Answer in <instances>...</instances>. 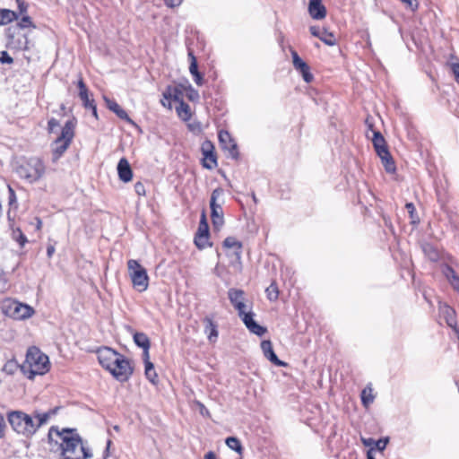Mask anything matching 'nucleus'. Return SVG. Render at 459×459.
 I'll use <instances>...</instances> for the list:
<instances>
[{
    "label": "nucleus",
    "instance_id": "60",
    "mask_svg": "<svg viewBox=\"0 0 459 459\" xmlns=\"http://www.w3.org/2000/svg\"><path fill=\"white\" fill-rule=\"evenodd\" d=\"M375 439L373 438H362V443L366 446H371V447H374L375 446Z\"/></svg>",
    "mask_w": 459,
    "mask_h": 459
},
{
    "label": "nucleus",
    "instance_id": "5",
    "mask_svg": "<svg viewBox=\"0 0 459 459\" xmlns=\"http://www.w3.org/2000/svg\"><path fill=\"white\" fill-rule=\"evenodd\" d=\"M8 420L13 430L23 436L30 437L37 431V426L33 419L22 411L10 412Z\"/></svg>",
    "mask_w": 459,
    "mask_h": 459
},
{
    "label": "nucleus",
    "instance_id": "63",
    "mask_svg": "<svg viewBox=\"0 0 459 459\" xmlns=\"http://www.w3.org/2000/svg\"><path fill=\"white\" fill-rule=\"evenodd\" d=\"M367 459H376L374 455V448H370L367 453Z\"/></svg>",
    "mask_w": 459,
    "mask_h": 459
},
{
    "label": "nucleus",
    "instance_id": "20",
    "mask_svg": "<svg viewBox=\"0 0 459 459\" xmlns=\"http://www.w3.org/2000/svg\"><path fill=\"white\" fill-rule=\"evenodd\" d=\"M134 343L143 349V357L149 358V350L151 347V342L149 337L144 333H135L134 334Z\"/></svg>",
    "mask_w": 459,
    "mask_h": 459
},
{
    "label": "nucleus",
    "instance_id": "39",
    "mask_svg": "<svg viewBox=\"0 0 459 459\" xmlns=\"http://www.w3.org/2000/svg\"><path fill=\"white\" fill-rule=\"evenodd\" d=\"M13 238L20 244L21 247H23L27 242L26 236L19 229L13 231Z\"/></svg>",
    "mask_w": 459,
    "mask_h": 459
},
{
    "label": "nucleus",
    "instance_id": "51",
    "mask_svg": "<svg viewBox=\"0 0 459 459\" xmlns=\"http://www.w3.org/2000/svg\"><path fill=\"white\" fill-rule=\"evenodd\" d=\"M448 281L455 290H459V276L457 274L455 276V278H451V280Z\"/></svg>",
    "mask_w": 459,
    "mask_h": 459
},
{
    "label": "nucleus",
    "instance_id": "11",
    "mask_svg": "<svg viewBox=\"0 0 459 459\" xmlns=\"http://www.w3.org/2000/svg\"><path fill=\"white\" fill-rule=\"evenodd\" d=\"M34 313V309L29 305L11 301L5 307V314L16 320H24L30 317Z\"/></svg>",
    "mask_w": 459,
    "mask_h": 459
},
{
    "label": "nucleus",
    "instance_id": "1",
    "mask_svg": "<svg viewBox=\"0 0 459 459\" xmlns=\"http://www.w3.org/2000/svg\"><path fill=\"white\" fill-rule=\"evenodd\" d=\"M53 435L59 437L62 457H92L91 450L83 445L76 429H63L60 430L57 427H51L48 436L52 437Z\"/></svg>",
    "mask_w": 459,
    "mask_h": 459
},
{
    "label": "nucleus",
    "instance_id": "40",
    "mask_svg": "<svg viewBox=\"0 0 459 459\" xmlns=\"http://www.w3.org/2000/svg\"><path fill=\"white\" fill-rule=\"evenodd\" d=\"M442 273L447 281L451 280L453 277L455 278V276L457 274L455 270L448 264L443 266Z\"/></svg>",
    "mask_w": 459,
    "mask_h": 459
},
{
    "label": "nucleus",
    "instance_id": "22",
    "mask_svg": "<svg viewBox=\"0 0 459 459\" xmlns=\"http://www.w3.org/2000/svg\"><path fill=\"white\" fill-rule=\"evenodd\" d=\"M107 107L113 111L119 118L126 120L129 123L133 121L128 117L127 113L115 101L108 98H104Z\"/></svg>",
    "mask_w": 459,
    "mask_h": 459
},
{
    "label": "nucleus",
    "instance_id": "64",
    "mask_svg": "<svg viewBox=\"0 0 459 459\" xmlns=\"http://www.w3.org/2000/svg\"><path fill=\"white\" fill-rule=\"evenodd\" d=\"M204 459H216V456L213 452H208L205 455Z\"/></svg>",
    "mask_w": 459,
    "mask_h": 459
},
{
    "label": "nucleus",
    "instance_id": "41",
    "mask_svg": "<svg viewBox=\"0 0 459 459\" xmlns=\"http://www.w3.org/2000/svg\"><path fill=\"white\" fill-rule=\"evenodd\" d=\"M388 442H389L388 438L376 440L375 446L373 447L374 452L376 450L380 451V452L384 451L385 448L386 447V445L388 444Z\"/></svg>",
    "mask_w": 459,
    "mask_h": 459
},
{
    "label": "nucleus",
    "instance_id": "10",
    "mask_svg": "<svg viewBox=\"0 0 459 459\" xmlns=\"http://www.w3.org/2000/svg\"><path fill=\"white\" fill-rule=\"evenodd\" d=\"M222 246L224 248L231 249L232 251L227 254L231 258L230 264L236 269H241V253L243 245L240 241L237 240L234 237H228L224 239Z\"/></svg>",
    "mask_w": 459,
    "mask_h": 459
},
{
    "label": "nucleus",
    "instance_id": "2",
    "mask_svg": "<svg viewBox=\"0 0 459 459\" xmlns=\"http://www.w3.org/2000/svg\"><path fill=\"white\" fill-rule=\"evenodd\" d=\"M48 369V357L37 347H30L27 351L24 363L21 366L22 373L29 379H33L36 375H44Z\"/></svg>",
    "mask_w": 459,
    "mask_h": 459
},
{
    "label": "nucleus",
    "instance_id": "42",
    "mask_svg": "<svg viewBox=\"0 0 459 459\" xmlns=\"http://www.w3.org/2000/svg\"><path fill=\"white\" fill-rule=\"evenodd\" d=\"M18 26L22 29L29 28V27H34L32 24L31 19L28 15L22 16L21 21L18 22Z\"/></svg>",
    "mask_w": 459,
    "mask_h": 459
},
{
    "label": "nucleus",
    "instance_id": "52",
    "mask_svg": "<svg viewBox=\"0 0 459 459\" xmlns=\"http://www.w3.org/2000/svg\"><path fill=\"white\" fill-rule=\"evenodd\" d=\"M448 281L455 290H459V276L457 274L455 276V278H451V280Z\"/></svg>",
    "mask_w": 459,
    "mask_h": 459
},
{
    "label": "nucleus",
    "instance_id": "44",
    "mask_svg": "<svg viewBox=\"0 0 459 459\" xmlns=\"http://www.w3.org/2000/svg\"><path fill=\"white\" fill-rule=\"evenodd\" d=\"M18 368V365L13 362V361H8L7 363H5V365L4 366V368L3 370L8 374H13L14 369H16Z\"/></svg>",
    "mask_w": 459,
    "mask_h": 459
},
{
    "label": "nucleus",
    "instance_id": "7",
    "mask_svg": "<svg viewBox=\"0 0 459 459\" xmlns=\"http://www.w3.org/2000/svg\"><path fill=\"white\" fill-rule=\"evenodd\" d=\"M224 191L221 187L215 188L210 199L211 216L213 228L219 230L224 224L223 211L219 199L222 197Z\"/></svg>",
    "mask_w": 459,
    "mask_h": 459
},
{
    "label": "nucleus",
    "instance_id": "45",
    "mask_svg": "<svg viewBox=\"0 0 459 459\" xmlns=\"http://www.w3.org/2000/svg\"><path fill=\"white\" fill-rule=\"evenodd\" d=\"M0 62L2 64H13V59L6 51H2L0 56Z\"/></svg>",
    "mask_w": 459,
    "mask_h": 459
},
{
    "label": "nucleus",
    "instance_id": "9",
    "mask_svg": "<svg viewBox=\"0 0 459 459\" xmlns=\"http://www.w3.org/2000/svg\"><path fill=\"white\" fill-rule=\"evenodd\" d=\"M108 371L116 379L124 382L128 380L133 374V368L130 361L124 355L119 353L117 359H116L114 365L110 367Z\"/></svg>",
    "mask_w": 459,
    "mask_h": 459
},
{
    "label": "nucleus",
    "instance_id": "17",
    "mask_svg": "<svg viewBox=\"0 0 459 459\" xmlns=\"http://www.w3.org/2000/svg\"><path fill=\"white\" fill-rule=\"evenodd\" d=\"M308 13L315 20H322L326 15V9L322 4V0H309Z\"/></svg>",
    "mask_w": 459,
    "mask_h": 459
},
{
    "label": "nucleus",
    "instance_id": "54",
    "mask_svg": "<svg viewBox=\"0 0 459 459\" xmlns=\"http://www.w3.org/2000/svg\"><path fill=\"white\" fill-rule=\"evenodd\" d=\"M17 4H18V7H19V10H20V13H24L27 12V4L22 1V0H16Z\"/></svg>",
    "mask_w": 459,
    "mask_h": 459
},
{
    "label": "nucleus",
    "instance_id": "34",
    "mask_svg": "<svg viewBox=\"0 0 459 459\" xmlns=\"http://www.w3.org/2000/svg\"><path fill=\"white\" fill-rule=\"evenodd\" d=\"M226 445L232 450L241 453L242 452V446L239 442V440L235 437H229L226 438Z\"/></svg>",
    "mask_w": 459,
    "mask_h": 459
},
{
    "label": "nucleus",
    "instance_id": "29",
    "mask_svg": "<svg viewBox=\"0 0 459 459\" xmlns=\"http://www.w3.org/2000/svg\"><path fill=\"white\" fill-rule=\"evenodd\" d=\"M18 15L15 12L9 9H0V25H5L17 20Z\"/></svg>",
    "mask_w": 459,
    "mask_h": 459
},
{
    "label": "nucleus",
    "instance_id": "14",
    "mask_svg": "<svg viewBox=\"0 0 459 459\" xmlns=\"http://www.w3.org/2000/svg\"><path fill=\"white\" fill-rule=\"evenodd\" d=\"M291 56L294 68L301 74L306 82H311L314 79V76L310 73L308 65L299 57L296 51H292Z\"/></svg>",
    "mask_w": 459,
    "mask_h": 459
},
{
    "label": "nucleus",
    "instance_id": "13",
    "mask_svg": "<svg viewBox=\"0 0 459 459\" xmlns=\"http://www.w3.org/2000/svg\"><path fill=\"white\" fill-rule=\"evenodd\" d=\"M218 137L221 148L228 151L232 159L237 160L238 158V146L230 133L228 131L221 130L219 132Z\"/></svg>",
    "mask_w": 459,
    "mask_h": 459
},
{
    "label": "nucleus",
    "instance_id": "37",
    "mask_svg": "<svg viewBox=\"0 0 459 459\" xmlns=\"http://www.w3.org/2000/svg\"><path fill=\"white\" fill-rule=\"evenodd\" d=\"M188 57L190 59L189 71H190L191 74L193 75V74H195L196 73H199L196 57L195 56V55L193 54V52L191 50L188 51Z\"/></svg>",
    "mask_w": 459,
    "mask_h": 459
},
{
    "label": "nucleus",
    "instance_id": "33",
    "mask_svg": "<svg viewBox=\"0 0 459 459\" xmlns=\"http://www.w3.org/2000/svg\"><path fill=\"white\" fill-rule=\"evenodd\" d=\"M195 235L209 236V226L204 212L202 213L198 230Z\"/></svg>",
    "mask_w": 459,
    "mask_h": 459
},
{
    "label": "nucleus",
    "instance_id": "55",
    "mask_svg": "<svg viewBox=\"0 0 459 459\" xmlns=\"http://www.w3.org/2000/svg\"><path fill=\"white\" fill-rule=\"evenodd\" d=\"M405 207H406L407 212L410 213L411 218L413 219L414 213H415V207H414L413 204L407 203Z\"/></svg>",
    "mask_w": 459,
    "mask_h": 459
},
{
    "label": "nucleus",
    "instance_id": "57",
    "mask_svg": "<svg viewBox=\"0 0 459 459\" xmlns=\"http://www.w3.org/2000/svg\"><path fill=\"white\" fill-rule=\"evenodd\" d=\"M452 70H453L454 75L455 77V81L459 84V63L454 64L452 66Z\"/></svg>",
    "mask_w": 459,
    "mask_h": 459
},
{
    "label": "nucleus",
    "instance_id": "16",
    "mask_svg": "<svg viewBox=\"0 0 459 459\" xmlns=\"http://www.w3.org/2000/svg\"><path fill=\"white\" fill-rule=\"evenodd\" d=\"M261 349L266 359H268L272 363L276 366L284 367L287 364L278 359L276 354L273 351L272 342L269 340L263 341L261 342Z\"/></svg>",
    "mask_w": 459,
    "mask_h": 459
},
{
    "label": "nucleus",
    "instance_id": "47",
    "mask_svg": "<svg viewBox=\"0 0 459 459\" xmlns=\"http://www.w3.org/2000/svg\"><path fill=\"white\" fill-rule=\"evenodd\" d=\"M77 86L79 89V97L82 96V94H86L89 92V91L82 78L78 81Z\"/></svg>",
    "mask_w": 459,
    "mask_h": 459
},
{
    "label": "nucleus",
    "instance_id": "35",
    "mask_svg": "<svg viewBox=\"0 0 459 459\" xmlns=\"http://www.w3.org/2000/svg\"><path fill=\"white\" fill-rule=\"evenodd\" d=\"M195 244L199 249L205 248L206 247L210 246L209 244V236H200L195 235Z\"/></svg>",
    "mask_w": 459,
    "mask_h": 459
},
{
    "label": "nucleus",
    "instance_id": "31",
    "mask_svg": "<svg viewBox=\"0 0 459 459\" xmlns=\"http://www.w3.org/2000/svg\"><path fill=\"white\" fill-rule=\"evenodd\" d=\"M145 365V376L152 383H156L157 373L154 369L153 364L149 360V358H143Z\"/></svg>",
    "mask_w": 459,
    "mask_h": 459
},
{
    "label": "nucleus",
    "instance_id": "49",
    "mask_svg": "<svg viewBox=\"0 0 459 459\" xmlns=\"http://www.w3.org/2000/svg\"><path fill=\"white\" fill-rule=\"evenodd\" d=\"M59 126V122L56 118H51L48 122L49 133H52L56 127Z\"/></svg>",
    "mask_w": 459,
    "mask_h": 459
},
{
    "label": "nucleus",
    "instance_id": "12",
    "mask_svg": "<svg viewBox=\"0 0 459 459\" xmlns=\"http://www.w3.org/2000/svg\"><path fill=\"white\" fill-rule=\"evenodd\" d=\"M119 355L115 350L109 347H101L97 350V356L100 364L108 370L114 365L117 356Z\"/></svg>",
    "mask_w": 459,
    "mask_h": 459
},
{
    "label": "nucleus",
    "instance_id": "32",
    "mask_svg": "<svg viewBox=\"0 0 459 459\" xmlns=\"http://www.w3.org/2000/svg\"><path fill=\"white\" fill-rule=\"evenodd\" d=\"M361 402L365 407H368L374 402V395L372 394V388H364L361 392Z\"/></svg>",
    "mask_w": 459,
    "mask_h": 459
},
{
    "label": "nucleus",
    "instance_id": "24",
    "mask_svg": "<svg viewBox=\"0 0 459 459\" xmlns=\"http://www.w3.org/2000/svg\"><path fill=\"white\" fill-rule=\"evenodd\" d=\"M372 143L377 155L381 154L382 151L385 152L388 150L385 140L379 131H373Z\"/></svg>",
    "mask_w": 459,
    "mask_h": 459
},
{
    "label": "nucleus",
    "instance_id": "4",
    "mask_svg": "<svg viewBox=\"0 0 459 459\" xmlns=\"http://www.w3.org/2000/svg\"><path fill=\"white\" fill-rule=\"evenodd\" d=\"M75 124L72 120L65 122L60 135L52 143V161L56 162L66 152L74 137Z\"/></svg>",
    "mask_w": 459,
    "mask_h": 459
},
{
    "label": "nucleus",
    "instance_id": "56",
    "mask_svg": "<svg viewBox=\"0 0 459 459\" xmlns=\"http://www.w3.org/2000/svg\"><path fill=\"white\" fill-rule=\"evenodd\" d=\"M167 6L176 7L181 4L182 0H165Z\"/></svg>",
    "mask_w": 459,
    "mask_h": 459
},
{
    "label": "nucleus",
    "instance_id": "18",
    "mask_svg": "<svg viewBox=\"0 0 459 459\" xmlns=\"http://www.w3.org/2000/svg\"><path fill=\"white\" fill-rule=\"evenodd\" d=\"M8 40L7 47L10 48L22 50L27 48L28 39L27 37L23 34H17V37L10 33V29H8Z\"/></svg>",
    "mask_w": 459,
    "mask_h": 459
},
{
    "label": "nucleus",
    "instance_id": "48",
    "mask_svg": "<svg viewBox=\"0 0 459 459\" xmlns=\"http://www.w3.org/2000/svg\"><path fill=\"white\" fill-rule=\"evenodd\" d=\"M445 309H446V310H445V313L446 314V317H447V319H446L447 324H448L450 326H452V319H453V318H452V316H454L455 311H454V309H453V308H451V307H448V306H446V307H445Z\"/></svg>",
    "mask_w": 459,
    "mask_h": 459
},
{
    "label": "nucleus",
    "instance_id": "6",
    "mask_svg": "<svg viewBox=\"0 0 459 459\" xmlns=\"http://www.w3.org/2000/svg\"><path fill=\"white\" fill-rule=\"evenodd\" d=\"M128 273L134 288L142 292L147 290L149 285V277L147 271L136 260L130 259L127 262Z\"/></svg>",
    "mask_w": 459,
    "mask_h": 459
},
{
    "label": "nucleus",
    "instance_id": "59",
    "mask_svg": "<svg viewBox=\"0 0 459 459\" xmlns=\"http://www.w3.org/2000/svg\"><path fill=\"white\" fill-rule=\"evenodd\" d=\"M5 423L3 415L0 413V437L4 436Z\"/></svg>",
    "mask_w": 459,
    "mask_h": 459
},
{
    "label": "nucleus",
    "instance_id": "38",
    "mask_svg": "<svg viewBox=\"0 0 459 459\" xmlns=\"http://www.w3.org/2000/svg\"><path fill=\"white\" fill-rule=\"evenodd\" d=\"M50 413L49 412H44V413H37L35 417L38 420V422L36 423L37 429L46 424L49 419Z\"/></svg>",
    "mask_w": 459,
    "mask_h": 459
},
{
    "label": "nucleus",
    "instance_id": "25",
    "mask_svg": "<svg viewBox=\"0 0 459 459\" xmlns=\"http://www.w3.org/2000/svg\"><path fill=\"white\" fill-rule=\"evenodd\" d=\"M204 333L207 334L208 340L211 342H214L217 340L218 337V330L217 325L213 323V321L206 317L204 318Z\"/></svg>",
    "mask_w": 459,
    "mask_h": 459
},
{
    "label": "nucleus",
    "instance_id": "3",
    "mask_svg": "<svg viewBox=\"0 0 459 459\" xmlns=\"http://www.w3.org/2000/svg\"><path fill=\"white\" fill-rule=\"evenodd\" d=\"M18 176L30 184L40 180L46 173V166L39 157H30L21 160L16 168Z\"/></svg>",
    "mask_w": 459,
    "mask_h": 459
},
{
    "label": "nucleus",
    "instance_id": "53",
    "mask_svg": "<svg viewBox=\"0 0 459 459\" xmlns=\"http://www.w3.org/2000/svg\"><path fill=\"white\" fill-rule=\"evenodd\" d=\"M187 97H188V99H189L190 100H198V99H199L198 91H195V90H194V89H192V88H190V90H189V93H188V96H187Z\"/></svg>",
    "mask_w": 459,
    "mask_h": 459
},
{
    "label": "nucleus",
    "instance_id": "21",
    "mask_svg": "<svg viewBox=\"0 0 459 459\" xmlns=\"http://www.w3.org/2000/svg\"><path fill=\"white\" fill-rule=\"evenodd\" d=\"M8 205L9 209L7 211V218L9 221H13L16 216L18 202L16 194L11 186H8Z\"/></svg>",
    "mask_w": 459,
    "mask_h": 459
},
{
    "label": "nucleus",
    "instance_id": "8",
    "mask_svg": "<svg viewBox=\"0 0 459 459\" xmlns=\"http://www.w3.org/2000/svg\"><path fill=\"white\" fill-rule=\"evenodd\" d=\"M237 309L238 316L243 321L246 327L252 333L256 334L257 336H262L265 333L266 328L261 326L254 320V313L253 312H246L247 306L243 302L238 303L234 306Z\"/></svg>",
    "mask_w": 459,
    "mask_h": 459
},
{
    "label": "nucleus",
    "instance_id": "15",
    "mask_svg": "<svg viewBox=\"0 0 459 459\" xmlns=\"http://www.w3.org/2000/svg\"><path fill=\"white\" fill-rule=\"evenodd\" d=\"M310 32L314 37L318 38L324 43L328 46H333L336 43L334 35L332 32H328L325 29H321L317 26H311Z\"/></svg>",
    "mask_w": 459,
    "mask_h": 459
},
{
    "label": "nucleus",
    "instance_id": "30",
    "mask_svg": "<svg viewBox=\"0 0 459 459\" xmlns=\"http://www.w3.org/2000/svg\"><path fill=\"white\" fill-rule=\"evenodd\" d=\"M177 113L184 121H187L191 117L190 107L183 100L179 101V106L177 108Z\"/></svg>",
    "mask_w": 459,
    "mask_h": 459
},
{
    "label": "nucleus",
    "instance_id": "61",
    "mask_svg": "<svg viewBox=\"0 0 459 459\" xmlns=\"http://www.w3.org/2000/svg\"><path fill=\"white\" fill-rule=\"evenodd\" d=\"M55 253V247L53 245H48L47 247V255L50 258Z\"/></svg>",
    "mask_w": 459,
    "mask_h": 459
},
{
    "label": "nucleus",
    "instance_id": "28",
    "mask_svg": "<svg viewBox=\"0 0 459 459\" xmlns=\"http://www.w3.org/2000/svg\"><path fill=\"white\" fill-rule=\"evenodd\" d=\"M229 299L232 306L234 307L238 303H241L244 301L245 292L241 290L238 289H230L228 292Z\"/></svg>",
    "mask_w": 459,
    "mask_h": 459
},
{
    "label": "nucleus",
    "instance_id": "43",
    "mask_svg": "<svg viewBox=\"0 0 459 459\" xmlns=\"http://www.w3.org/2000/svg\"><path fill=\"white\" fill-rule=\"evenodd\" d=\"M80 99L82 101V105L85 108H89L90 107L95 104L94 100L90 99L89 92L86 94H82V96H81Z\"/></svg>",
    "mask_w": 459,
    "mask_h": 459
},
{
    "label": "nucleus",
    "instance_id": "58",
    "mask_svg": "<svg viewBox=\"0 0 459 459\" xmlns=\"http://www.w3.org/2000/svg\"><path fill=\"white\" fill-rule=\"evenodd\" d=\"M193 76H194V81L197 85L200 86L203 84V76L200 73H196L195 74H193Z\"/></svg>",
    "mask_w": 459,
    "mask_h": 459
},
{
    "label": "nucleus",
    "instance_id": "26",
    "mask_svg": "<svg viewBox=\"0 0 459 459\" xmlns=\"http://www.w3.org/2000/svg\"><path fill=\"white\" fill-rule=\"evenodd\" d=\"M203 153L204 155L203 166L206 169H212L217 166L216 156L212 150L205 149V145L202 146Z\"/></svg>",
    "mask_w": 459,
    "mask_h": 459
},
{
    "label": "nucleus",
    "instance_id": "19",
    "mask_svg": "<svg viewBox=\"0 0 459 459\" xmlns=\"http://www.w3.org/2000/svg\"><path fill=\"white\" fill-rule=\"evenodd\" d=\"M117 173L120 180L123 182H129L133 178V171L128 160L122 158L117 164Z\"/></svg>",
    "mask_w": 459,
    "mask_h": 459
},
{
    "label": "nucleus",
    "instance_id": "27",
    "mask_svg": "<svg viewBox=\"0 0 459 459\" xmlns=\"http://www.w3.org/2000/svg\"><path fill=\"white\" fill-rule=\"evenodd\" d=\"M423 253L426 257L431 262H437L440 258L439 250L434 247L432 244L426 243L422 246Z\"/></svg>",
    "mask_w": 459,
    "mask_h": 459
},
{
    "label": "nucleus",
    "instance_id": "50",
    "mask_svg": "<svg viewBox=\"0 0 459 459\" xmlns=\"http://www.w3.org/2000/svg\"><path fill=\"white\" fill-rule=\"evenodd\" d=\"M403 4H407L411 10L418 8L417 0H401Z\"/></svg>",
    "mask_w": 459,
    "mask_h": 459
},
{
    "label": "nucleus",
    "instance_id": "46",
    "mask_svg": "<svg viewBox=\"0 0 459 459\" xmlns=\"http://www.w3.org/2000/svg\"><path fill=\"white\" fill-rule=\"evenodd\" d=\"M134 191L140 196H144L146 194L144 185L142 182L134 184Z\"/></svg>",
    "mask_w": 459,
    "mask_h": 459
},
{
    "label": "nucleus",
    "instance_id": "36",
    "mask_svg": "<svg viewBox=\"0 0 459 459\" xmlns=\"http://www.w3.org/2000/svg\"><path fill=\"white\" fill-rule=\"evenodd\" d=\"M266 294H267V298L270 299V300H276L278 299V296H279V291H278V288L275 284H271L267 289H266Z\"/></svg>",
    "mask_w": 459,
    "mask_h": 459
},
{
    "label": "nucleus",
    "instance_id": "62",
    "mask_svg": "<svg viewBox=\"0 0 459 459\" xmlns=\"http://www.w3.org/2000/svg\"><path fill=\"white\" fill-rule=\"evenodd\" d=\"M188 127L191 131H195V130H200V126L199 124H188Z\"/></svg>",
    "mask_w": 459,
    "mask_h": 459
},
{
    "label": "nucleus",
    "instance_id": "23",
    "mask_svg": "<svg viewBox=\"0 0 459 459\" xmlns=\"http://www.w3.org/2000/svg\"><path fill=\"white\" fill-rule=\"evenodd\" d=\"M378 157L381 159V162L387 173L395 172V163L388 150L385 152L382 151V153L378 154Z\"/></svg>",
    "mask_w": 459,
    "mask_h": 459
}]
</instances>
